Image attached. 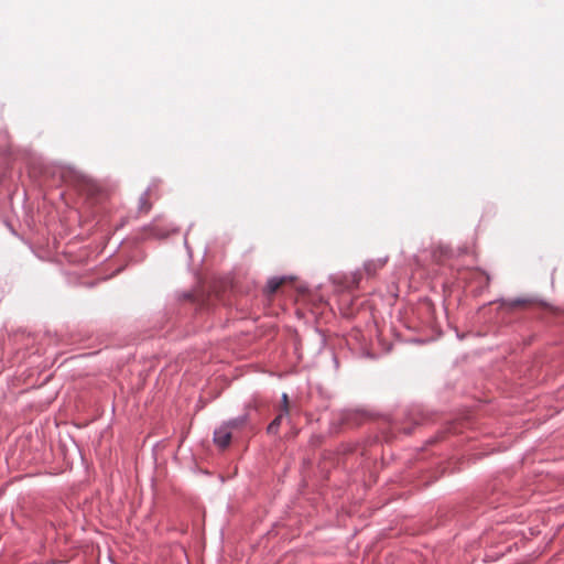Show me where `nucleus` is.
I'll return each instance as SVG.
<instances>
[{"label":"nucleus","mask_w":564,"mask_h":564,"mask_svg":"<svg viewBox=\"0 0 564 564\" xmlns=\"http://www.w3.org/2000/svg\"><path fill=\"white\" fill-rule=\"evenodd\" d=\"M214 442L220 448H226L231 442V431L228 425H221L214 433Z\"/></svg>","instance_id":"nucleus-2"},{"label":"nucleus","mask_w":564,"mask_h":564,"mask_svg":"<svg viewBox=\"0 0 564 564\" xmlns=\"http://www.w3.org/2000/svg\"><path fill=\"white\" fill-rule=\"evenodd\" d=\"M388 261V258H379L369 260L365 263V271L368 275H375L378 270H381Z\"/></svg>","instance_id":"nucleus-3"},{"label":"nucleus","mask_w":564,"mask_h":564,"mask_svg":"<svg viewBox=\"0 0 564 564\" xmlns=\"http://www.w3.org/2000/svg\"><path fill=\"white\" fill-rule=\"evenodd\" d=\"M288 278H272L268 281L267 293L268 295L274 294L283 284H285Z\"/></svg>","instance_id":"nucleus-4"},{"label":"nucleus","mask_w":564,"mask_h":564,"mask_svg":"<svg viewBox=\"0 0 564 564\" xmlns=\"http://www.w3.org/2000/svg\"><path fill=\"white\" fill-rule=\"evenodd\" d=\"M281 412L289 415L290 412V405H289V397L286 393L282 394V409Z\"/></svg>","instance_id":"nucleus-9"},{"label":"nucleus","mask_w":564,"mask_h":564,"mask_svg":"<svg viewBox=\"0 0 564 564\" xmlns=\"http://www.w3.org/2000/svg\"><path fill=\"white\" fill-rule=\"evenodd\" d=\"M75 187L77 191L93 200H100L105 191L91 178L85 175H75Z\"/></svg>","instance_id":"nucleus-1"},{"label":"nucleus","mask_w":564,"mask_h":564,"mask_svg":"<svg viewBox=\"0 0 564 564\" xmlns=\"http://www.w3.org/2000/svg\"><path fill=\"white\" fill-rule=\"evenodd\" d=\"M248 419H249L248 414H243L241 416H238L236 419L228 421L225 425H228L231 431L234 429H238V427H241L242 425H245L247 423Z\"/></svg>","instance_id":"nucleus-7"},{"label":"nucleus","mask_w":564,"mask_h":564,"mask_svg":"<svg viewBox=\"0 0 564 564\" xmlns=\"http://www.w3.org/2000/svg\"><path fill=\"white\" fill-rule=\"evenodd\" d=\"M529 301L524 299H517V300H503L501 305L503 307L509 308H517V307H525L529 305Z\"/></svg>","instance_id":"nucleus-6"},{"label":"nucleus","mask_w":564,"mask_h":564,"mask_svg":"<svg viewBox=\"0 0 564 564\" xmlns=\"http://www.w3.org/2000/svg\"><path fill=\"white\" fill-rule=\"evenodd\" d=\"M150 235L156 238H166L170 232H174L175 229H163L159 224L152 225L150 228Z\"/></svg>","instance_id":"nucleus-5"},{"label":"nucleus","mask_w":564,"mask_h":564,"mask_svg":"<svg viewBox=\"0 0 564 564\" xmlns=\"http://www.w3.org/2000/svg\"><path fill=\"white\" fill-rule=\"evenodd\" d=\"M285 414L284 413H280L268 426L267 431L269 434H276L278 431H279V427L281 425V422H282V419Z\"/></svg>","instance_id":"nucleus-8"},{"label":"nucleus","mask_w":564,"mask_h":564,"mask_svg":"<svg viewBox=\"0 0 564 564\" xmlns=\"http://www.w3.org/2000/svg\"><path fill=\"white\" fill-rule=\"evenodd\" d=\"M360 279H361V278H360V274H359V273H355V274L352 275V284H354V286H358V284H359V282H360Z\"/></svg>","instance_id":"nucleus-11"},{"label":"nucleus","mask_w":564,"mask_h":564,"mask_svg":"<svg viewBox=\"0 0 564 564\" xmlns=\"http://www.w3.org/2000/svg\"><path fill=\"white\" fill-rule=\"evenodd\" d=\"M151 208V205L147 203V200L142 197V205L141 209H143L145 213H148Z\"/></svg>","instance_id":"nucleus-10"}]
</instances>
